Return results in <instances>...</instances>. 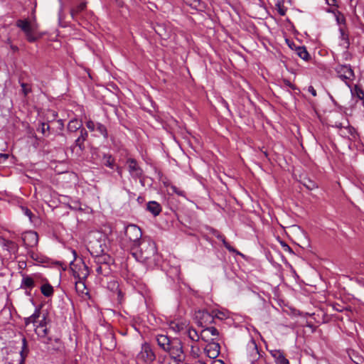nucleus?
<instances>
[{
  "instance_id": "nucleus-58",
  "label": "nucleus",
  "mask_w": 364,
  "mask_h": 364,
  "mask_svg": "<svg viewBox=\"0 0 364 364\" xmlns=\"http://www.w3.org/2000/svg\"><path fill=\"white\" fill-rule=\"evenodd\" d=\"M336 127H338V128H341L342 125H341V123H339V124H336Z\"/></svg>"
},
{
  "instance_id": "nucleus-55",
  "label": "nucleus",
  "mask_w": 364,
  "mask_h": 364,
  "mask_svg": "<svg viewBox=\"0 0 364 364\" xmlns=\"http://www.w3.org/2000/svg\"><path fill=\"white\" fill-rule=\"evenodd\" d=\"M58 123L59 124L60 128L63 129L64 124L62 119L58 120Z\"/></svg>"
},
{
  "instance_id": "nucleus-28",
  "label": "nucleus",
  "mask_w": 364,
  "mask_h": 364,
  "mask_svg": "<svg viewBox=\"0 0 364 364\" xmlns=\"http://www.w3.org/2000/svg\"><path fill=\"white\" fill-rule=\"evenodd\" d=\"M41 293L46 297L53 294V287L48 283L44 284L41 287Z\"/></svg>"
},
{
  "instance_id": "nucleus-54",
  "label": "nucleus",
  "mask_w": 364,
  "mask_h": 364,
  "mask_svg": "<svg viewBox=\"0 0 364 364\" xmlns=\"http://www.w3.org/2000/svg\"><path fill=\"white\" fill-rule=\"evenodd\" d=\"M211 364H225V363L221 360H213Z\"/></svg>"
},
{
  "instance_id": "nucleus-27",
  "label": "nucleus",
  "mask_w": 364,
  "mask_h": 364,
  "mask_svg": "<svg viewBox=\"0 0 364 364\" xmlns=\"http://www.w3.org/2000/svg\"><path fill=\"white\" fill-rule=\"evenodd\" d=\"M86 2H82L75 8L71 9L70 15L73 19L78 14L81 13L86 9Z\"/></svg>"
},
{
  "instance_id": "nucleus-44",
  "label": "nucleus",
  "mask_w": 364,
  "mask_h": 364,
  "mask_svg": "<svg viewBox=\"0 0 364 364\" xmlns=\"http://www.w3.org/2000/svg\"><path fill=\"white\" fill-rule=\"evenodd\" d=\"M340 31H341V38H342V40H343L345 41L346 44L348 46L349 45L348 35L344 32V31L343 29H341Z\"/></svg>"
},
{
  "instance_id": "nucleus-51",
  "label": "nucleus",
  "mask_w": 364,
  "mask_h": 364,
  "mask_svg": "<svg viewBox=\"0 0 364 364\" xmlns=\"http://www.w3.org/2000/svg\"><path fill=\"white\" fill-rule=\"evenodd\" d=\"M308 90L313 96H316V91L313 86H309Z\"/></svg>"
},
{
  "instance_id": "nucleus-36",
  "label": "nucleus",
  "mask_w": 364,
  "mask_h": 364,
  "mask_svg": "<svg viewBox=\"0 0 364 364\" xmlns=\"http://www.w3.org/2000/svg\"><path fill=\"white\" fill-rule=\"evenodd\" d=\"M351 92L353 95L355 92L359 100H363L364 98V92L358 85H355L354 91L351 90Z\"/></svg>"
},
{
  "instance_id": "nucleus-60",
  "label": "nucleus",
  "mask_w": 364,
  "mask_h": 364,
  "mask_svg": "<svg viewBox=\"0 0 364 364\" xmlns=\"http://www.w3.org/2000/svg\"><path fill=\"white\" fill-rule=\"evenodd\" d=\"M192 353H193V355H195L196 351H193V350H192Z\"/></svg>"
},
{
  "instance_id": "nucleus-4",
  "label": "nucleus",
  "mask_w": 364,
  "mask_h": 364,
  "mask_svg": "<svg viewBox=\"0 0 364 364\" xmlns=\"http://www.w3.org/2000/svg\"><path fill=\"white\" fill-rule=\"evenodd\" d=\"M124 241L127 243L129 250L133 246L136 245L143 239H141L142 232L139 227L136 225H129L124 230Z\"/></svg>"
},
{
  "instance_id": "nucleus-48",
  "label": "nucleus",
  "mask_w": 364,
  "mask_h": 364,
  "mask_svg": "<svg viewBox=\"0 0 364 364\" xmlns=\"http://www.w3.org/2000/svg\"><path fill=\"white\" fill-rule=\"evenodd\" d=\"M9 156V155L8 154H0V163L5 162L8 159Z\"/></svg>"
},
{
  "instance_id": "nucleus-46",
  "label": "nucleus",
  "mask_w": 364,
  "mask_h": 364,
  "mask_svg": "<svg viewBox=\"0 0 364 364\" xmlns=\"http://www.w3.org/2000/svg\"><path fill=\"white\" fill-rule=\"evenodd\" d=\"M352 360L355 364H363L364 363V359L362 357L357 356V355L355 357V360L352 359Z\"/></svg>"
},
{
  "instance_id": "nucleus-32",
  "label": "nucleus",
  "mask_w": 364,
  "mask_h": 364,
  "mask_svg": "<svg viewBox=\"0 0 364 364\" xmlns=\"http://www.w3.org/2000/svg\"><path fill=\"white\" fill-rule=\"evenodd\" d=\"M16 26L19 27L24 33L28 31L32 28L30 22L28 20H18Z\"/></svg>"
},
{
  "instance_id": "nucleus-10",
  "label": "nucleus",
  "mask_w": 364,
  "mask_h": 364,
  "mask_svg": "<svg viewBox=\"0 0 364 364\" xmlns=\"http://www.w3.org/2000/svg\"><path fill=\"white\" fill-rule=\"evenodd\" d=\"M21 239L26 247H33L38 242V235L35 231H27L23 233Z\"/></svg>"
},
{
  "instance_id": "nucleus-30",
  "label": "nucleus",
  "mask_w": 364,
  "mask_h": 364,
  "mask_svg": "<svg viewBox=\"0 0 364 364\" xmlns=\"http://www.w3.org/2000/svg\"><path fill=\"white\" fill-rule=\"evenodd\" d=\"M109 257L107 255H96L95 262L99 265H104L105 267H108Z\"/></svg>"
},
{
  "instance_id": "nucleus-50",
  "label": "nucleus",
  "mask_w": 364,
  "mask_h": 364,
  "mask_svg": "<svg viewBox=\"0 0 364 364\" xmlns=\"http://www.w3.org/2000/svg\"><path fill=\"white\" fill-rule=\"evenodd\" d=\"M282 246L284 247V251H286V252L287 251V252H289L290 253H294L292 250H291V248L288 245H287L286 243H284V242L282 243Z\"/></svg>"
},
{
  "instance_id": "nucleus-59",
  "label": "nucleus",
  "mask_w": 364,
  "mask_h": 364,
  "mask_svg": "<svg viewBox=\"0 0 364 364\" xmlns=\"http://www.w3.org/2000/svg\"><path fill=\"white\" fill-rule=\"evenodd\" d=\"M337 21H338V22H340V21H341V19L339 18V17H338V18H337Z\"/></svg>"
},
{
  "instance_id": "nucleus-57",
  "label": "nucleus",
  "mask_w": 364,
  "mask_h": 364,
  "mask_svg": "<svg viewBox=\"0 0 364 364\" xmlns=\"http://www.w3.org/2000/svg\"><path fill=\"white\" fill-rule=\"evenodd\" d=\"M142 200H143V199H142V198H141V196H139V197H138V198H137V200H138L139 202L142 201Z\"/></svg>"
},
{
  "instance_id": "nucleus-31",
  "label": "nucleus",
  "mask_w": 364,
  "mask_h": 364,
  "mask_svg": "<svg viewBox=\"0 0 364 364\" xmlns=\"http://www.w3.org/2000/svg\"><path fill=\"white\" fill-rule=\"evenodd\" d=\"M37 131L41 132L44 136H48L50 134V127L48 123L41 122L39 124Z\"/></svg>"
},
{
  "instance_id": "nucleus-8",
  "label": "nucleus",
  "mask_w": 364,
  "mask_h": 364,
  "mask_svg": "<svg viewBox=\"0 0 364 364\" xmlns=\"http://www.w3.org/2000/svg\"><path fill=\"white\" fill-rule=\"evenodd\" d=\"M214 311L211 313L207 310H198L196 311L195 318L197 320V323L201 327H205L207 325L213 323L214 321Z\"/></svg>"
},
{
  "instance_id": "nucleus-47",
  "label": "nucleus",
  "mask_w": 364,
  "mask_h": 364,
  "mask_svg": "<svg viewBox=\"0 0 364 364\" xmlns=\"http://www.w3.org/2000/svg\"><path fill=\"white\" fill-rule=\"evenodd\" d=\"M213 315H214V318H219V319H223V317L225 316V314L223 312H221V311L216 312V311H214Z\"/></svg>"
},
{
  "instance_id": "nucleus-17",
  "label": "nucleus",
  "mask_w": 364,
  "mask_h": 364,
  "mask_svg": "<svg viewBox=\"0 0 364 364\" xmlns=\"http://www.w3.org/2000/svg\"><path fill=\"white\" fill-rule=\"evenodd\" d=\"M183 4L191 9L203 11L205 9V3L201 0H182Z\"/></svg>"
},
{
  "instance_id": "nucleus-22",
  "label": "nucleus",
  "mask_w": 364,
  "mask_h": 364,
  "mask_svg": "<svg viewBox=\"0 0 364 364\" xmlns=\"http://www.w3.org/2000/svg\"><path fill=\"white\" fill-rule=\"evenodd\" d=\"M41 317V307H38L36 309L34 313L30 316L29 317L25 318L24 323L26 326L29 325L30 323H37V320Z\"/></svg>"
},
{
  "instance_id": "nucleus-20",
  "label": "nucleus",
  "mask_w": 364,
  "mask_h": 364,
  "mask_svg": "<svg viewBox=\"0 0 364 364\" xmlns=\"http://www.w3.org/2000/svg\"><path fill=\"white\" fill-rule=\"evenodd\" d=\"M171 339L172 338L165 335H158L156 336L157 343L164 350L168 348L169 343L171 342Z\"/></svg>"
},
{
  "instance_id": "nucleus-15",
  "label": "nucleus",
  "mask_w": 364,
  "mask_h": 364,
  "mask_svg": "<svg viewBox=\"0 0 364 364\" xmlns=\"http://www.w3.org/2000/svg\"><path fill=\"white\" fill-rule=\"evenodd\" d=\"M40 277L38 274H34L33 277L23 275L21 281V288L25 289H32L35 287V281Z\"/></svg>"
},
{
  "instance_id": "nucleus-3",
  "label": "nucleus",
  "mask_w": 364,
  "mask_h": 364,
  "mask_svg": "<svg viewBox=\"0 0 364 364\" xmlns=\"http://www.w3.org/2000/svg\"><path fill=\"white\" fill-rule=\"evenodd\" d=\"M165 351L168 353L170 357L177 363L185 361L186 355L183 350V343L179 338H172L171 343H169L168 348Z\"/></svg>"
},
{
  "instance_id": "nucleus-39",
  "label": "nucleus",
  "mask_w": 364,
  "mask_h": 364,
  "mask_svg": "<svg viewBox=\"0 0 364 364\" xmlns=\"http://www.w3.org/2000/svg\"><path fill=\"white\" fill-rule=\"evenodd\" d=\"M304 186L309 190H314L318 187L314 181L309 179L304 183Z\"/></svg>"
},
{
  "instance_id": "nucleus-11",
  "label": "nucleus",
  "mask_w": 364,
  "mask_h": 364,
  "mask_svg": "<svg viewBox=\"0 0 364 364\" xmlns=\"http://www.w3.org/2000/svg\"><path fill=\"white\" fill-rule=\"evenodd\" d=\"M218 331L213 326H205V328L200 332V338L207 343L215 341L218 337Z\"/></svg>"
},
{
  "instance_id": "nucleus-29",
  "label": "nucleus",
  "mask_w": 364,
  "mask_h": 364,
  "mask_svg": "<svg viewBox=\"0 0 364 364\" xmlns=\"http://www.w3.org/2000/svg\"><path fill=\"white\" fill-rule=\"evenodd\" d=\"M186 333L188 337L193 341H198L200 338V334L199 335L197 331L192 327H189Z\"/></svg>"
},
{
  "instance_id": "nucleus-2",
  "label": "nucleus",
  "mask_w": 364,
  "mask_h": 364,
  "mask_svg": "<svg viewBox=\"0 0 364 364\" xmlns=\"http://www.w3.org/2000/svg\"><path fill=\"white\" fill-rule=\"evenodd\" d=\"M157 252L156 244L150 240L143 239L136 245L131 247L130 252L132 255L141 262L147 263L151 260Z\"/></svg>"
},
{
  "instance_id": "nucleus-9",
  "label": "nucleus",
  "mask_w": 364,
  "mask_h": 364,
  "mask_svg": "<svg viewBox=\"0 0 364 364\" xmlns=\"http://www.w3.org/2000/svg\"><path fill=\"white\" fill-rule=\"evenodd\" d=\"M139 358L146 363H151L156 359V355L150 345L144 343L141 346V350L139 354Z\"/></svg>"
},
{
  "instance_id": "nucleus-23",
  "label": "nucleus",
  "mask_w": 364,
  "mask_h": 364,
  "mask_svg": "<svg viewBox=\"0 0 364 364\" xmlns=\"http://www.w3.org/2000/svg\"><path fill=\"white\" fill-rule=\"evenodd\" d=\"M215 237L219 239L220 240L222 241L223 244L224 245V246L225 247V248L229 251V252H235L236 253L237 255H241V253L237 251L236 249H235L232 246H231L225 240V237L219 233V232H217V234L215 235Z\"/></svg>"
},
{
  "instance_id": "nucleus-33",
  "label": "nucleus",
  "mask_w": 364,
  "mask_h": 364,
  "mask_svg": "<svg viewBox=\"0 0 364 364\" xmlns=\"http://www.w3.org/2000/svg\"><path fill=\"white\" fill-rule=\"evenodd\" d=\"M26 34V39L28 40V41L31 42V43H33V42H35L38 40V37L35 35L34 33V31H33V28H31V29L28 30V31H26L25 33Z\"/></svg>"
},
{
  "instance_id": "nucleus-5",
  "label": "nucleus",
  "mask_w": 364,
  "mask_h": 364,
  "mask_svg": "<svg viewBox=\"0 0 364 364\" xmlns=\"http://www.w3.org/2000/svg\"><path fill=\"white\" fill-rule=\"evenodd\" d=\"M336 71L338 77L350 87L348 81H353L355 78V74L351 66L350 65H341L336 68Z\"/></svg>"
},
{
  "instance_id": "nucleus-38",
  "label": "nucleus",
  "mask_w": 364,
  "mask_h": 364,
  "mask_svg": "<svg viewBox=\"0 0 364 364\" xmlns=\"http://www.w3.org/2000/svg\"><path fill=\"white\" fill-rule=\"evenodd\" d=\"M21 87L22 88V92L24 96H27L30 92H31V87L29 85L25 82H20Z\"/></svg>"
},
{
  "instance_id": "nucleus-24",
  "label": "nucleus",
  "mask_w": 364,
  "mask_h": 364,
  "mask_svg": "<svg viewBox=\"0 0 364 364\" xmlns=\"http://www.w3.org/2000/svg\"><path fill=\"white\" fill-rule=\"evenodd\" d=\"M1 245L9 252H15L18 250V245L13 241L1 238Z\"/></svg>"
},
{
  "instance_id": "nucleus-61",
  "label": "nucleus",
  "mask_w": 364,
  "mask_h": 364,
  "mask_svg": "<svg viewBox=\"0 0 364 364\" xmlns=\"http://www.w3.org/2000/svg\"><path fill=\"white\" fill-rule=\"evenodd\" d=\"M59 1H60V4H63L62 0H59Z\"/></svg>"
},
{
  "instance_id": "nucleus-52",
  "label": "nucleus",
  "mask_w": 364,
  "mask_h": 364,
  "mask_svg": "<svg viewBox=\"0 0 364 364\" xmlns=\"http://www.w3.org/2000/svg\"><path fill=\"white\" fill-rule=\"evenodd\" d=\"M116 170H117L118 174L122 177V167H120L119 166H116Z\"/></svg>"
},
{
  "instance_id": "nucleus-19",
  "label": "nucleus",
  "mask_w": 364,
  "mask_h": 364,
  "mask_svg": "<svg viewBox=\"0 0 364 364\" xmlns=\"http://www.w3.org/2000/svg\"><path fill=\"white\" fill-rule=\"evenodd\" d=\"M81 129H84L82 127V123L80 120L77 119L70 120L68 124V130L70 132H80Z\"/></svg>"
},
{
  "instance_id": "nucleus-40",
  "label": "nucleus",
  "mask_w": 364,
  "mask_h": 364,
  "mask_svg": "<svg viewBox=\"0 0 364 364\" xmlns=\"http://www.w3.org/2000/svg\"><path fill=\"white\" fill-rule=\"evenodd\" d=\"M276 6L277 7V11L279 15L284 16L286 14L287 9L283 5H282L280 3H277Z\"/></svg>"
},
{
  "instance_id": "nucleus-7",
  "label": "nucleus",
  "mask_w": 364,
  "mask_h": 364,
  "mask_svg": "<svg viewBox=\"0 0 364 364\" xmlns=\"http://www.w3.org/2000/svg\"><path fill=\"white\" fill-rule=\"evenodd\" d=\"M70 269L73 276L80 280L86 279L89 275V268L82 260H80L79 264L72 262Z\"/></svg>"
},
{
  "instance_id": "nucleus-43",
  "label": "nucleus",
  "mask_w": 364,
  "mask_h": 364,
  "mask_svg": "<svg viewBox=\"0 0 364 364\" xmlns=\"http://www.w3.org/2000/svg\"><path fill=\"white\" fill-rule=\"evenodd\" d=\"M282 81H283L284 84L286 86H287V87H290L291 89H292V90H297L296 86L295 85L292 84V83H291L289 80H287V79H283V80H282Z\"/></svg>"
},
{
  "instance_id": "nucleus-35",
  "label": "nucleus",
  "mask_w": 364,
  "mask_h": 364,
  "mask_svg": "<svg viewBox=\"0 0 364 364\" xmlns=\"http://www.w3.org/2000/svg\"><path fill=\"white\" fill-rule=\"evenodd\" d=\"M154 30L156 31V33L160 36L162 38H166L167 36V34H166V29L163 27L162 25H160V24H157L155 28H154Z\"/></svg>"
},
{
  "instance_id": "nucleus-34",
  "label": "nucleus",
  "mask_w": 364,
  "mask_h": 364,
  "mask_svg": "<svg viewBox=\"0 0 364 364\" xmlns=\"http://www.w3.org/2000/svg\"><path fill=\"white\" fill-rule=\"evenodd\" d=\"M96 129L105 138H108V132L107 127L101 124V123H97L96 124Z\"/></svg>"
},
{
  "instance_id": "nucleus-42",
  "label": "nucleus",
  "mask_w": 364,
  "mask_h": 364,
  "mask_svg": "<svg viewBox=\"0 0 364 364\" xmlns=\"http://www.w3.org/2000/svg\"><path fill=\"white\" fill-rule=\"evenodd\" d=\"M86 127L92 132L96 129V124L93 121L89 120L86 122Z\"/></svg>"
},
{
  "instance_id": "nucleus-56",
  "label": "nucleus",
  "mask_w": 364,
  "mask_h": 364,
  "mask_svg": "<svg viewBox=\"0 0 364 364\" xmlns=\"http://www.w3.org/2000/svg\"><path fill=\"white\" fill-rule=\"evenodd\" d=\"M193 364H206V363L200 360H198Z\"/></svg>"
},
{
  "instance_id": "nucleus-49",
  "label": "nucleus",
  "mask_w": 364,
  "mask_h": 364,
  "mask_svg": "<svg viewBox=\"0 0 364 364\" xmlns=\"http://www.w3.org/2000/svg\"><path fill=\"white\" fill-rule=\"evenodd\" d=\"M286 41H287V44H288V46H289V47L291 50H294V51H295V47H297L298 46H296L294 42L290 41H289V40H288V39H287V40H286Z\"/></svg>"
},
{
  "instance_id": "nucleus-12",
  "label": "nucleus",
  "mask_w": 364,
  "mask_h": 364,
  "mask_svg": "<svg viewBox=\"0 0 364 364\" xmlns=\"http://www.w3.org/2000/svg\"><path fill=\"white\" fill-rule=\"evenodd\" d=\"M88 137V133L85 129H81L80 135L75 139L74 145L71 146V149L73 151L77 147L79 149V152L77 151V154H80L85 149L84 142L87 140Z\"/></svg>"
},
{
  "instance_id": "nucleus-21",
  "label": "nucleus",
  "mask_w": 364,
  "mask_h": 364,
  "mask_svg": "<svg viewBox=\"0 0 364 364\" xmlns=\"http://www.w3.org/2000/svg\"><path fill=\"white\" fill-rule=\"evenodd\" d=\"M295 52L299 58L305 61H309L311 59V55L305 46L295 47Z\"/></svg>"
},
{
  "instance_id": "nucleus-6",
  "label": "nucleus",
  "mask_w": 364,
  "mask_h": 364,
  "mask_svg": "<svg viewBox=\"0 0 364 364\" xmlns=\"http://www.w3.org/2000/svg\"><path fill=\"white\" fill-rule=\"evenodd\" d=\"M127 164L130 176L134 179H139L142 185H144V171L138 165L137 161L134 159L129 158L127 160Z\"/></svg>"
},
{
  "instance_id": "nucleus-26",
  "label": "nucleus",
  "mask_w": 364,
  "mask_h": 364,
  "mask_svg": "<svg viewBox=\"0 0 364 364\" xmlns=\"http://www.w3.org/2000/svg\"><path fill=\"white\" fill-rule=\"evenodd\" d=\"M28 345H27V341L25 338H23L22 339V347H21V350L20 351V354H21L20 364L23 363L26 357L28 355Z\"/></svg>"
},
{
  "instance_id": "nucleus-25",
  "label": "nucleus",
  "mask_w": 364,
  "mask_h": 364,
  "mask_svg": "<svg viewBox=\"0 0 364 364\" xmlns=\"http://www.w3.org/2000/svg\"><path fill=\"white\" fill-rule=\"evenodd\" d=\"M102 164L110 168H114L115 166V160L110 154H105L102 158Z\"/></svg>"
},
{
  "instance_id": "nucleus-37",
  "label": "nucleus",
  "mask_w": 364,
  "mask_h": 364,
  "mask_svg": "<svg viewBox=\"0 0 364 364\" xmlns=\"http://www.w3.org/2000/svg\"><path fill=\"white\" fill-rule=\"evenodd\" d=\"M109 267H105L104 265L97 264L96 268V272L98 274L107 275L109 272Z\"/></svg>"
},
{
  "instance_id": "nucleus-14",
  "label": "nucleus",
  "mask_w": 364,
  "mask_h": 364,
  "mask_svg": "<svg viewBox=\"0 0 364 364\" xmlns=\"http://www.w3.org/2000/svg\"><path fill=\"white\" fill-rule=\"evenodd\" d=\"M247 350L248 351L247 358L250 363H254L259 358V353L257 346L254 341L248 344Z\"/></svg>"
},
{
  "instance_id": "nucleus-45",
  "label": "nucleus",
  "mask_w": 364,
  "mask_h": 364,
  "mask_svg": "<svg viewBox=\"0 0 364 364\" xmlns=\"http://www.w3.org/2000/svg\"><path fill=\"white\" fill-rule=\"evenodd\" d=\"M171 188L173 192L175 193L176 194H177L178 196H183V193H184L183 191L180 190L176 186H172Z\"/></svg>"
},
{
  "instance_id": "nucleus-62",
  "label": "nucleus",
  "mask_w": 364,
  "mask_h": 364,
  "mask_svg": "<svg viewBox=\"0 0 364 364\" xmlns=\"http://www.w3.org/2000/svg\"><path fill=\"white\" fill-rule=\"evenodd\" d=\"M79 284H82V286H84V283L80 282Z\"/></svg>"
},
{
  "instance_id": "nucleus-18",
  "label": "nucleus",
  "mask_w": 364,
  "mask_h": 364,
  "mask_svg": "<svg viewBox=\"0 0 364 364\" xmlns=\"http://www.w3.org/2000/svg\"><path fill=\"white\" fill-rule=\"evenodd\" d=\"M146 210L154 216H157L161 213L162 208L159 203L156 201H149L146 204Z\"/></svg>"
},
{
  "instance_id": "nucleus-13",
  "label": "nucleus",
  "mask_w": 364,
  "mask_h": 364,
  "mask_svg": "<svg viewBox=\"0 0 364 364\" xmlns=\"http://www.w3.org/2000/svg\"><path fill=\"white\" fill-rule=\"evenodd\" d=\"M208 343V344L205 348L207 355L210 358H217L220 354V344L218 343L214 342V341Z\"/></svg>"
},
{
  "instance_id": "nucleus-16",
  "label": "nucleus",
  "mask_w": 364,
  "mask_h": 364,
  "mask_svg": "<svg viewBox=\"0 0 364 364\" xmlns=\"http://www.w3.org/2000/svg\"><path fill=\"white\" fill-rule=\"evenodd\" d=\"M269 353L274 358L276 364H289V360L282 350H271Z\"/></svg>"
},
{
  "instance_id": "nucleus-1",
  "label": "nucleus",
  "mask_w": 364,
  "mask_h": 364,
  "mask_svg": "<svg viewBox=\"0 0 364 364\" xmlns=\"http://www.w3.org/2000/svg\"><path fill=\"white\" fill-rule=\"evenodd\" d=\"M48 323L47 314H43L42 318L39 321V323L35 328V333L38 336V339L46 345L48 350L57 351L61 348V341L59 337L50 334V330L47 326Z\"/></svg>"
},
{
  "instance_id": "nucleus-53",
  "label": "nucleus",
  "mask_w": 364,
  "mask_h": 364,
  "mask_svg": "<svg viewBox=\"0 0 364 364\" xmlns=\"http://www.w3.org/2000/svg\"><path fill=\"white\" fill-rule=\"evenodd\" d=\"M110 338L112 339V343L110 345V347L108 348L109 349H112V348H114L115 347V342L114 341V336L112 335H110Z\"/></svg>"
},
{
  "instance_id": "nucleus-41",
  "label": "nucleus",
  "mask_w": 364,
  "mask_h": 364,
  "mask_svg": "<svg viewBox=\"0 0 364 364\" xmlns=\"http://www.w3.org/2000/svg\"><path fill=\"white\" fill-rule=\"evenodd\" d=\"M21 210L23 213L29 218L30 220L32 221L33 213L30 209L27 207L22 206Z\"/></svg>"
}]
</instances>
